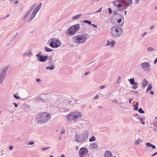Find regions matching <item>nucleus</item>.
<instances>
[{"instance_id": "1", "label": "nucleus", "mask_w": 157, "mask_h": 157, "mask_svg": "<svg viewBox=\"0 0 157 157\" xmlns=\"http://www.w3.org/2000/svg\"><path fill=\"white\" fill-rule=\"evenodd\" d=\"M51 117V116L48 113L44 112L39 114L35 119V121L38 123L43 124L49 121Z\"/></svg>"}, {"instance_id": "2", "label": "nucleus", "mask_w": 157, "mask_h": 157, "mask_svg": "<svg viewBox=\"0 0 157 157\" xmlns=\"http://www.w3.org/2000/svg\"><path fill=\"white\" fill-rule=\"evenodd\" d=\"M89 135L87 131H85L83 134H76L75 136V141L79 143H82L85 141L88 138Z\"/></svg>"}, {"instance_id": "3", "label": "nucleus", "mask_w": 157, "mask_h": 157, "mask_svg": "<svg viewBox=\"0 0 157 157\" xmlns=\"http://www.w3.org/2000/svg\"><path fill=\"white\" fill-rule=\"evenodd\" d=\"M111 31L112 36L115 38L120 36L123 33V30L121 28L115 26H113L111 28Z\"/></svg>"}, {"instance_id": "4", "label": "nucleus", "mask_w": 157, "mask_h": 157, "mask_svg": "<svg viewBox=\"0 0 157 157\" xmlns=\"http://www.w3.org/2000/svg\"><path fill=\"white\" fill-rule=\"evenodd\" d=\"M86 36L80 34L73 37L72 40L73 42L76 44H81L85 42L87 40Z\"/></svg>"}, {"instance_id": "5", "label": "nucleus", "mask_w": 157, "mask_h": 157, "mask_svg": "<svg viewBox=\"0 0 157 157\" xmlns=\"http://www.w3.org/2000/svg\"><path fill=\"white\" fill-rule=\"evenodd\" d=\"M81 116V113L78 111H74L71 112L68 115L66 118L68 120V121H70L76 120L78 119H80Z\"/></svg>"}, {"instance_id": "6", "label": "nucleus", "mask_w": 157, "mask_h": 157, "mask_svg": "<svg viewBox=\"0 0 157 157\" xmlns=\"http://www.w3.org/2000/svg\"><path fill=\"white\" fill-rule=\"evenodd\" d=\"M48 42H50V46L53 48H57L62 44L59 39L56 38H52L49 40Z\"/></svg>"}, {"instance_id": "7", "label": "nucleus", "mask_w": 157, "mask_h": 157, "mask_svg": "<svg viewBox=\"0 0 157 157\" xmlns=\"http://www.w3.org/2000/svg\"><path fill=\"white\" fill-rule=\"evenodd\" d=\"M80 25L79 24H76L71 26L68 29L67 32L68 34L71 35L74 34L76 31L80 29Z\"/></svg>"}, {"instance_id": "8", "label": "nucleus", "mask_w": 157, "mask_h": 157, "mask_svg": "<svg viewBox=\"0 0 157 157\" xmlns=\"http://www.w3.org/2000/svg\"><path fill=\"white\" fill-rule=\"evenodd\" d=\"M9 66H7L2 71L0 75V84H2L6 77V74L8 71Z\"/></svg>"}, {"instance_id": "9", "label": "nucleus", "mask_w": 157, "mask_h": 157, "mask_svg": "<svg viewBox=\"0 0 157 157\" xmlns=\"http://www.w3.org/2000/svg\"><path fill=\"white\" fill-rule=\"evenodd\" d=\"M117 19H118L117 22L119 24L120 26H121L124 22V18L123 16L120 14H117L116 16Z\"/></svg>"}, {"instance_id": "10", "label": "nucleus", "mask_w": 157, "mask_h": 157, "mask_svg": "<svg viewBox=\"0 0 157 157\" xmlns=\"http://www.w3.org/2000/svg\"><path fill=\"white\" fill-rule=\"evenodd\" d=\"M128 80L130 81V83L132 85V89H136L137 88V85L138 83L135 82V80L134 78H132L129 79H128Z\"/></svg>"}, {"instance_id": "11", "label": "nucleus", "mask_w": 157, "mask_h": 157, "mask_svg": "<svg viewBox=\"0 0 157 157\" xmlns=\"http://www.w3.org/2000/svg\"><path fill=\"white\" fill-rule=\"evenodd\" d=\"M88 150L86 148H81L79 151V156L80 157H84V155L87 153Z\"/></svg>"}, {"instance_id": "12", "label": "nucleus", "mask_w": 157, "mask_h": 157, "mask_svg": "<svg viewBox=\"0 0 157 157\" xmlns=\"http://www.w3.org/2000/svg\"><path fill=\"white\" fill-rule=\"evenodd\" d=\"M141 66L143 69L146 71H148L150 67V64L147 62H144L141 63Z\"/></svg>"}, {"instance_id": "13", "label": "nucleus", "mask_w": 157, "mask_h": 157, "mask_svg": "<svg viewBox=\"0 0 157 157\" xmlns=\"http://www.w3.org/2000/svg\"><path fill=\"white\" fill-rule=\"evenodd\" d=\"M37 60L39 61L42 62H45L48 59V56H41L38 58H37Z\"/></svg>"}, {"instance_id": "14", "label": "nucleus", "mask_w": 157, "mask_h": 157, "mask_svg": "<svg viewBox=\"0 0 157 157\" xmlns=\"http://www.w3.org/2000/svg\"><path fill=\"white\" fill-rule=\"evenodd\" d=\"M122 3L124 5L130 6L132 4V0H121Z\"/></svg>"}, {"instance_id": "15", "label": "nucleus", "mask_w": 157, "mask_h": 157, "mask_svg": "<svg viewBox=\"0 0 157 157\" xmlns=\"http://www.w3.org/2000/svg\"><path fill=\"white\" fill-rule=\"evenodd\" d=\"M42 3H40L38 5L34 10L33 13L36 15L37 13L39 11L40 9Z\"/></svg>"}, {"instance_id": "16", "label": "nucleus", "mask_w": 157, "mask_h": 157, "mask_svg": "<svg viewBox=\"0 0 157 157\" xmlns=\"http://www.w3.org/2000/svg\"><path fill=\"white\" fill-rule=\"evenodd\" d=\"M121 2V0H116L113 2V4L117 8L122 4Z\"/></svg>"}, {"instance_id": "17", "label": "nucleus", "mask_w": 157, "mask_h": 157, "mask_svg": "<svg viewBox=\"0 0 157 157\" xmlns=\"http://www.w3.org/2000/svg\"><path fill=\"white\" fill-rule=\"evenodd\" d=\"M115 42L113 40H112L111 42L109 40H108L107 41V44L105 45V46H107L109 45H110L111 46L113 47L115 44Z\"/></svg>"}, {"instance_id": "18", "label": "nucleus", "mask_w": 157, "mask_h": 157, "mask_svg": "<svg viewBox=\"0 0 157 157\" xmlns=\"http://www.w3.org/2000/svg\"><path fill=\"white\" fill-rule=\"evenodd\" d=\"M104 157H112V153L109 151H106L105 152Z\"/></svg>"}, {"instance_id": "19", "label": "nucleus", "mask_w": 157, "mask_h": 157, "mask_svg": "<svg viewBox=\"0 0 157 157\" xmlns=\"http://www.w3.org/2000/svg\"><path fill=\"white\" fill-rule=\"evenodd\" d=\"M148 83V81L145 79H144L142 82L141 85L143 87H145L147 85Z\"/></svg>"}, {"instance_id": "20", "label": "nucleus", "mask_w": 157, "mask_h": 157, "mask_svg": "<svg viewBox=\"0 0 157 157\" xmlns=\"http://www.w3.org/2000/svg\"><path fill=\"white\" fill-rule=\"evenodd\" d=\"M32 55V54L31 51H29L28 52L25 53L23 55V56L24 57H30Z\"/></svg>"}, {"instance_id": "21", "label": "nucleus", "mask_w": 157, "mask_h": 157, "mask_svg": "<svg viewBox=\"0 0 157 157\" xmlns=\"http://www.w3.org/2000/svg\"><path fill=\"white\" fill-rule=\"evenodd\" d=\"M90 147L96 149L98 148V144L96 142H94L90 144Z\"/></svg>"}, {"instance_id": "22", "label": "nucleus", "mask_w": 157, "mask_h": 157, "mask_svg": "<svg viewBox=\"0 0 157 157\" xmlns=\"http://www.w3.org/2000/svg\"><path fill=\"white\" fill-rule=\"evenodd\" d=\"M146 146L147 147H152L153 149H155V148L156 147L153 144H151L149 143H146Z\"/></svg>"}, {"instance_id": "23", "label": "nucleus", "mask_w": 157, "mask_h": 157, "mask_svg": "<svg viewBox=\"0 0 157 157\" xmlns=\"http://www.w3.org/2000/svg\"><path fill=\"white\" fill-rule=\"evenodd\" d=\"M35 15H36L32 13L28 20V22H30L34 18Z\"/></svg>"}, {"instance_id": "24", "label": "nucleus", "mask_w": 157, "mask_h": 157, "mask_svg": "<svg viewBox=\"0 0 157 157\" xmlns=\"http://www.w3.org/2000/svg\"><path fill=\"white\" fill-rule=\"evenodd\" d=\"M52 56H49V57H48V59L49 60V65H52V64H53V62L52 60Z\"/></svg>"}, {"instance_id": "25", "label": "nucleus", "mask_w": 157, "mask_h": 157, "mask_svg": "<svg viewBox=\"0 0 157 157\" xmlns=\"http://www.w3.org/2000/svg\"><path fill=\"white\" fill-rule=\"evenodd\" d=\"M51 66H48L46 67V68L47 70H53L55 68V66L53 64L51 65Z\"/></svg>"}, {"instance_id": "26", "label": "nucleus", "mask_w": 157, "mask_h": 157, "mask_svg": "<svg viewBox=\"0 0 157 157\" xmlns=\"http://www.w3.org/2000/svg\"><path fill=\"white\" fill-rule=\"evenodd\" d=\"M152 86L151 84L148 85L147 89L146 90V92L148 93L149 92L150 90L152 89Z\"/></svg>"}, {"instance_id": "27", "label": "nucleus", "mask_w": 157, "mask_h": 157, "mask_svg": "<svg viewBox=\"0 0 157 157\" xmlns=\"http://www.w3.org/2000/svg\"><path fill=\"white\" fill-rule=\"evenodd\" d=\"M30 11H27L25 14L24 17H23V20H24L29 14L30 13Z\"/></svg>"}, {"instance_id": "28", "label": "nucleus", "mask_w": 157, "mask_h": 157, "mask_svg": "<svg viewBox=\"0 0 157 157\" xmlns=\"http://www.w3.org/2000/svg\"><path fill=\"white\" fill-rule=\"evenodd\" d=\"M44 50L47 52H51L53 51L52 49L46 46H45L44 47Z\"/></svg>"}, {"instance_id": "29", "label": "nucleus", "mask_w": 157, "mask_h": 157, "mask_svg": "<svg viewBox=\"0 0 157 157\" xmlns=\"http://www.w3.org/2000/svg\"><path fill=\"white\" fill-rule=\"evenodd\" d=\"M81 15H82L81 14H79L75 16L72 17V19L73 20L78 19L80 18Z\"/></svg>"}, {"instance_id": "30", "label": "nucleus", "mask_w": 157, "mask_h": 157, "mask_svg": "<svg viewBox=\"0 0 157 157\" xmlns=\"http://www.w3.org/2000/svg\"><path fill=\"white\" fill-rule=\"evenodd\" d=\"M96 140V138L94 136H92L89 139V141L90 142H92L95 141Z\"/></svg>"}, {"instance_id": "31", "label": "nucleus", "mask_w": 157, "mask_h": 157, "mask_svg": "<svg viewBox=\"0 0 157 157\" xmlns=\"http://www.w3.org/2000/svg\"><path fill=\"white\" fill-rule=\"evenodd\" d=\"M117 9L119 10L123 11L124 10V7H123V6L122 4H121L118 8Z\"/></svg>"}, {"instance_id": "32", "label": "nucleus", "mask_w": 157, "mask_h": 157, "mask_svg": "<svg viewBox=\"0 0 157 157\" xmlns=\"http://www.w3.org/2000/svg\"><path fill=\"white\" fill-rule=\"evenodd\" d=\"M36 3H35L33 4L30 7V8L28 11H30H30H31L34 9V7L36 6Z\"/></svg>"}, {"instance_id": "33", "label": "nucleus", "mask_w": 157, "mask_h": 157, "mask_svg": "<svg viewBox=\"0 0 157 157\" xmlns=\"http://www.w3.org/2000/svg\"><path fill=\"white\" fill-rule=\"evenodd\" d=\"M43 101V99L40 97H38L36 99V102H41Z\"/></svg>"}, {"instance_id": "34", "label": "nucleus", "mask_w": 157, "mask_h": 157, "mask_svg": "<svg viewBox=\"0 0 157 157\" xmlns=\"http://www.w3.org/2000/svg\"><path fill=\"white\" fill-rule=\"evenodd\" d=\"M138 112L141 114H144L145 113V111L143 110L141 108H140L138 109Z\"/></svg>"}, {"instance_id": "35", "label": "nucleus", "mask_w": 157, "mask_h": 157, "mask_svg": "<svg viewBox=\"0 0 157 157\" xmlns=\"http://www.w3.org/2000/svg\"><path fill=\"white\" fill-rule=\"evenodd\" d=\"M147 49V51L149 52H152L154 50V48L152 47H149Z\"/></svg>"}, {"instance_id": "36", "label": "nucleus", "mask_w": 157, "mask_h": 157, "mask_svg": "<svg viewBox=\"0 0 157 157\" xmlns=\"http://www.w3.org/2000/svg\"><path fill=\"white\" fill-rule=\"evenodd\" d=\"M17 94L16 93L13 95V97L16 99H19L20 98L17 95Z\"/></svg>"}, {"instance_id": "37", "label": "nucleus", "mask_w": 157, "mask_h": 157, "mask_svg": "<svg viewBox=\"0 0 157 157\" xmlns=\"http://www.w3.org/2000/svg\"><path fill=\"white\" fill-rule=\"evenodd\" d=\"M84 22L87 23L89 25H91V21H89L88 20H83V21Z\"/></svg>"}, {"instance_id": "38", "label": "nucleus", "mask_w": 157, "mask_h": 157, "mask_svg": "<svg viewBox=\"0 0 157 157\" xmlns=\"http://www.w3.org/2000/svg\"><path fill=\"white\" fill-rule=\"evenodd\" d=\"M140 122L142 124H145V121H143V119L142 117H140Z\"/></svg>"}, {"instance_id": "39", "label": "nucleus", "mask_w": 157, "mask_h": 157, "mask_svg": "<svg viewBox=\"0 0 157 157\" xmlns=\"http://www.w3.org/2000/svg\"><path fill=\"white\" fill-rule=\"evenodd\" d=\"M141 142V140H139V138H138V140L136 141L135 142V145H139L140 144V142Z\"/></svg>"}, {"instance_id": "40", "label": "nucleus", "mask_w": 157, "mask_h": 157, "mask_svg": "<svg viewBox=\"0 0 157 157\" xmlns=\"http://www.w3.org/2000/svg\"><path fill=\"white\" fill-rule=\"evenodd\" d=\"M42 56V55L41 52H39V53L36 55V56L37 57V58H38Z\"/></svg>"}, {"instance_id": "41", "label": "nucleus", "mask_w": 157, "mask_h": 157, "mask_svg": "<svg viewBox=\"0 0 157 157\" xmlns=\"http://www.w3.org/2000/svg\"><path fill=\"white\" fill-rule=\"evenodd\" d=\"M18 34V33H17L14 36L13 38H12V40H14L15 38H16Z\"/></svg>"}, {"instance_id": "42", "label": "nucleus", "mask_w": 157, "mask_h": 157, "mask_svg": "<svg viewBox=\"0 0 157 157\" xmlns=\"http://www.w3.org/2000/svg\"><path fill=\"white\" fill-rule=\"evenodd\" d=\"M49 148H50L49 147H44V148H41V149L43 151H45V150L49 149Z\"/></svg>"}, {"instance_id": "43", "label": "nucleus", "mask_w": 157, "mask_h": 157, "mask_svg": "<svg viewBox=\"0 0 157 157\" xmlns=\"http://www.w3.org/2000/svg\"><path fill=\"white\" fill-rule=\"evenodd\" d=\"M34 144L33 142H30L27 144V145H33Z\"/></svg>"}, {"instance_id": "44", "label": "nucleus", "mask_w": 157, "mask_h": 157, "mask_svg": "<svg viewBox=\"0 0 157 157\" xmlns=\"http://www.w3.org/2000/svg\"><path fill=\"white\" fill-rule=\"evenodd\" d=\"M134 107V109L135 110H136L138 109V106H136L135 105H133Z\"/></svg>"}, {"instance_id": "45", "label": "nucleus", "mask_w": 157, "mask_h": 157, "mask_svg": "<svg viewBox=\"0 0 157 157\" xmlns=\"http://www.w3.org/2000/svg\"><path fill=\"white\" fill-rule=\"evenodd\" d=\"M65 133V129L64 128H63L62 130L60 133V135H62L64 134Z\"/></svg>"}, {"instance_id": "46", "label": "nucleus", "mask_w": 157, "mask_h": 157, "mask_svg": "<svg viewBox=\"0 0 157 157\" xmlns=\"http://www.w3.org/2000/svg\"><path fill=\"white\" fill-rule=\"evenodd\" d=\"M121 79V77L120 76H119L118 77V79H117V82H116V83L117 84L118 83H119L120 80Z\"/></svg>"}, {"instance_id": "47", "label": "nucleus", "mask_w": 157, "mask_h": 157, "mask_svg": "<svg viewBox=\"0 0 157 157\" xmlns=\"http://www.w3.org/2000/svg\"><path fill=\"white\" fill-rule=\"evenodd\" d=\"M108 10L109 12V14H111L112 12L111 9L110 8H109Z\"/></svg>"}, {"instance_id": "48", "label": "nucleus", "mask_w": 157, "mask_h": 157, "mask_svg": "<svg viewBox=\"0 0 157 157\" xmlns=\"http://www.w3.org/2000/svg\"><path fill=\"white\" fill-rule=\"evenodd\" d=\"M102 8V7H101L100 9H99L98 10H97L96 11V12H98V13H99V12H101V11Z\"/></svg>"}, {"instance_id": "49", "label": "nucleus", "mask_w": 157, "mask_h": 157, "mask_svg": "<svg viewBox=\"0 0 157 157\" xmlns=\"http://www.w3.org/2000/svg\"><path fill=\"white\" fill-rule=\"evenodd\" d=\"M13 104L14 105L15 107L17 108L18 106V105L17 103H13Z\"/></svg>"}, {"instance_id": "50", "label": "nucleus", "mask_w": 157, "mask_h": 157, "mask_svg": "<svg viewBox=\"0 0 157 157\" xmlns=\"http://www.w3.org/2000/svg\"><path fill=\"white\" fill-rule=\"evenodd\" d=\"M98 95H97L94 98V99H97L98 98Z\"/></svg>"}, {"instance_id": "51", "label": "nucleus", "mask_w": 157, "mask_h": 157, "mask_svg": "<svg viewBox=\"0 0 157 157\" xmlns=\"http://www.w3.org/2000/svg\"><path fill=\"white\" fill-rule=\"evenodd\" d=\"M133 98H130L129 99V103H131V102H132V101L133 100Z\"/></svg>"}, {"instance_id": "52", "label": "nucleus", "mask_w": 157, "mask_h": 157, "mask_svg": "<svg viewBox=\"0 0 157 157\" xmlns=\"http://www.w3.org/2000/svg\"><path fill=\"white\" fill-rule=\"evenodd\" d=\"M155 27V26L154 25H152L150 27V29L151 30L152 29Z\"/></svg>"}, {"instance_id": "53", "label": "nucleus", "mask_w": 157, "mask_h": 157, "mask_svg": "<svg viewBox=\"0 0 157 157\" xmlns=\"http://www.w3.org/2000/svg\"><path fill=\"white\" fill-rule=\"evenodd\" d=\"M147 33V32H144L142 35V37H144V36H145L146 34Z\"/></svg>"}, {"instance_id": "54", "label": "nucleus", "mask_w": 157, "mask_h": 157, "mask_svg": "<svg viewBox=\"0 0 157 157\" xmlns=\"http://www.w3.org/2000/svg\"><path fill=\"white\" fill-rule=\"evenodd\" d=\"M36 81L37 82H40V81L41 80L39 78H37L36 79Z\"/></svg>"}, {"instance_id": "55", "label": "nucleus", "mask_w": 157, "mask_h": 157, "mask_svg": "<svg viewBox=\"0 0 157 157\" xmlns=\"http://www.w3.org/2000/svg\"><path fill=\"white\" fill-rule=\"evenodd\" d=\"M13 146H10V147H9V149H10V150H12V149H13Z\"/></svg>"}, {"instance_id": "56", "label": "nucleus", "mask_w": 157, "mask_h": 157, "mask_svg": "<svg viewBox=\"0 0 157 157\" xmlns=\"http://www.w3.org/2000/svg\"><path fill=\"white\" fill-rule=\"evenodd\" d=\"M105 87V86H100V88L101 89H103Z\"/></svg>"}, {"instance_id": "57", "label": "nucleus", "mask_w": 157, "mask_h": 157, "mask_svg": "<svg viewBox=\"0 0 157 157\" xmlns=\"http://www.w3.org/2000/svg\"><path fill=\"white\" fill-rule=\"evenodd\" d=\"M90 72L89 71L86 72L85 73V75H87L90 73Z\"/></svg>"}, {"instance_id": "58", "label": "nucleus", "mask_w": 157, "mask_h": 157, "mask_svg": "<svg viewBox=\"0 0 157 157\" xmlns=\"http://www.w3.org/2000/svg\"><path fill=\"white\" fill-rule=\"evenodd\" d=\"M125 5V6L124 7V10H125L127 9L128 6H128L127 5Z\"/></svg>"}, {"instance_id": "59", "label": "nucleus", "mask_w": 157, "mask_h": 157, "mask_svg": "<svg viewBox=\"0 0 157 157\" xmlns=\"http://www.w3.org/2000/svg\"><path fill=\"white\" fill-rule=\"evenodd\" d=\"M140 0H136V1L135 2V4H137L138 3V2L140 1Z\"/></svg>"}, {"instance_id": "60", "label": "nucleus", "mask_w": 157, "mask_h": 157, "mask_svg": "<svg viewBox=\"0 0 157 157\" xmlns=\"http://www.w3.org/2000/svg\"><path fill=\"white\" fill-rule=\"evenodd\" d=\"M9 16H10V14H8L7 15H6L5 17H3V18L5 19L6 17H8Z\"/></svg>"}, {"instance_id": "61", "label": "nucleus", "mask_w": 157, "mask_h": 157, "mask_svg": "<svg viewBox=\"0 0 157 157\" xmlns=\"http://www.w3.org/2000/svg\"><path fill=\"white\" fill-rule=\"evenodd\" d=\"M157 154V151L155 152L154 154H153L152 155V156H155V155H156Z\"/></svg>"}, {"instance_id": "62", "label": "nucleus", "mask_w": 157, "mask_h": 157, "mask_svg": "<svg viewBox=\"0 0 157 157\" xmlns=\"http://www.w3.org/2000/svg\"><path fill=\"white\" fill-rule=\"evenodd\" d=\"M157 63V58L155 59V60L154 61V64H155Z\"/></svg>"}, {"instance_id": "63", "label": "nucleus", "mask_w": 157, "mask_h": 157, "mask_svg": "<svg viewBox=\"0 0 157 157\" xmlns=\"http://www.w3.org/2000/svg\"><path fill=\"white\" fill-rule=\"evenodd\" d=\"M91 25L93 26L94 27H95V28H97V26H96V25H94V24H91V25Z\"/></svg>"}, {"instance_id": "64", "label": "nucleus", "mask_w": 157, "mask_h": 157, "mask_svg": "<svg viewBox=\"0 0 157 157\" xmlns=\"http://www.w3.org/2000/svg\"><path fill=\"white\" fill-rule=\"evenodd\" d=\"M117 14V12H116V11H115L114 12V13H113V15H116V16Z\"/></svg>"}]
</instances>
